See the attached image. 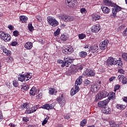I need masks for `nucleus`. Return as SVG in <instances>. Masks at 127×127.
<instances>
[{
	"instance_id": "21",
	"label": "nucleus",
	"mask_w": 127,
	"mask_h": 127,
	"mask_svg": "<svg viewBox=\"0 0 127 127\" xmlns=\"http://www.w3.org/2000/svg\"><path fill=\"white\" fill-rule=\"evenodd\" d=\"M118 80L122 81L123 84H127V79L123 75H119L118 76Z\"/></svg>"
},
{
	"instance_id": "57",
	"label": "nucleus",
	"mask_w": 127,
	"mask_h": 127,
	"mask_svg": "<svg viewBox=\"0 0 127 127\" xmlns=\"http://www.w3.org/2000/svg\"><path fill=\"white\" fill-rule=\"evenodd\" d=\"M31 109H32V112H33L34 113L36 111V110H38L37 108L35 106H32V108H31Z\"/></svg>"
},
{
	"instance_id": "52",
	"label": "nucleus",
	"mask_w": 127,
	"mask_h": 127,
	"mask_svg": "<svg viewBox=\"0 0 127 127\" xmlns=\"http://www.w3.org/2000/svg\"><path fill=\"white\" fill-rule=\"evenodd\" d=\"M22 88H23L24 90H28L29 89V85L28 84H24Z\"/></svg>"
},
{
	"instance_id": "47",
	"label": "nucleus",
	"mask_w": 127,
	"mask_h": 127,
	"mask_svg": "<svg viewBox=\"0 0 127 127\" xmlns=\"http://www.w3.org/2000/svg\"><path fill=\"white\" fill-rule=\"evenodd\" d=\"M28 28L30 32H32L34 30V27H33L32 23H29L28 25Z\"/></svg>"
},
{
	"instance_id": "32",
	"label": "nucleus",
	"mask_w": 127,
	"mask_h": 127,
	"mask_svg": "<svg viewBox=\"0 0 127 127\" xmlns=\"http://www.w3.org/2000/svg\"><path fill=\"white\" fill-rule=\"evenodd\" d=\"M79 56L81 58H86L87 56V53L85 51H81L79 53Z\"/></svg>"
},
{
	"instance_id": "10",
	"label": "nucleus",
	"mask_w": 127,
	"mask_h": 127,
	"mask_svg": "<svg viewBox=\"0 0 127 127\" xmlns=\"http://www.w3.org/2000/svg\"><path fill=\"white\" fill-rule=\"evenodd\" d=\"M109 43V41L107 39L102 41V42H101V43L99 45L100 49L101 50H105L108 47V45Z\"/></svg>"
},
{
	"instance_id": "62",
	"label": "nucleus",
	"mask_w": 127,
	"mask_h": 127,
	"mask_svg": "<svg viewBox=\"0 0 127 127\" xmlns=\"http://www.w3.org/2000/svg\"><path fill=\"white\" fill-rule=\"evenodd\" d=\"M17 45V43L16 41H13L11 43L12 46H16Z\"/></svg>"
},
{
	"instance_id": "4",
	"label": "nucleus",
	"mask_w": 127,
	"mask_h": 127,
	"mask_svg": "<svg viewBox=\"0 0 127 127\" xmlns=\"http://www.w3.org/2000/svg\"><path fill=\"white\" fill-rule=\"evenodd\" d=\"M73 48L71 46L67 45L64 46V47L63 48V50H62V52L66 55H69L73 53Z\"/></svg>"
},
{
	"instance_id": "20",
	"label": "nucleus",
	"mask_w": 127,
	"mask_h": 127,
	"mask_svg": "<svg viewBox=\"0 0 127 127\" xmlns=\"http://www.w3.org/2000/svg\"><path fill=\"white\" fill-rule=\"evenodd\" d=\"M99 90V87L97 86V85L94 83H91V91L92 92H96Z\"/></svg>"
},
{
	"instance_id": "16",
	"label": "nucleus",
	"mask_w": 127,
	"mask_h": 127,
	"mask_svg": "<svg viewBox=\"0 0 127 127\" xmlns=\"http://www.w3.org/2000/svg\"><path fill=\"white\" fill-rule=\"evenodd\" d=\"M91 51L92 53H98L99 50L98 46L94 45L90 47V49H88V51Z\"/></svg>"
},
{
	"instance_id": "45",
	"label": "nucleus",
	"mask_w": 127,
	"mask_h": 127,
	"mask_svg": "<svg viewBox=\"0 0 127 127\" xmlns=\"http://www.w3.org/2000/svg\"><path fill=\"white\" fill-rule=\"evenodd\" d=\"M120 87H121V86L120 84L115 85L114 89V92H117V90L120 89Z\"/></svg>"
},
{
	"instance_id": "5",
	"label": "nucleus",
	"mask_w": 127,
	"mask_h": 127,
	"mask_svg": "<svg viewBox=\"0 0 127 127\" xmlns=\"http://www.w3.org/2000/svg\"><path fill=\"white\" fill-rule=\"evenodd\" d=\"M0 38L4 40L5 42H7L10 41L11 36L9 34H6L4 32L0 31Z\"/></svg>"
},
{
	"instance_id": "1",
	"label": "nucleus",
	"mask_w": 127,
	"mask_h": 127,
	"mask_svg": "<svg viewBox=\"0 0 127 127\" xmlns=\"http://www.w3.org/2000/svg\"><path fill=\"white\" fill-rule=\"evenodd\" d=\"M83 69V66L80 64H77L76 65H72L70 66L68 70V73L69 75L75 74L78 71H81Z\"/></svg>"
},
{
	"instance_id": "13",
	"label": "nucleus",
	"mask_w": 127,
	"mask_h": 127,
	"mask_svg": "<svg viewBox=\"0 0 127 127\" xmlns=\"http://www.w3.org/2000/svg\"><path fill=\"white\" fill-rule=\"evenodd\" d=\"M103 4L106 6H116V3L113 2L112 0H104Z\"/></svg>"
},
{
	"instance_id": "38",
	"label": "nucleus",
	"mask_w": 127,
	"mask_h": 127,
	"mask_svg": "<svg viewBox=\"0 0 127 127\" xmlns=\"http://www.w3.org/2000/svg\"><path fill=\"white\" fill-rule=\"evenodd\" d=\"M87 124L86 119H83L81 123H80V126L84 127Z\"/></svg>"
},
{
	"instance_id": "23",
	"label": "nucleus",
	"mask_w": 127,
	"mask_h": 127,
	"mask_svg": "<svg viewBox=\"0 0 127 127\" xmlns=\"http://www.w3.org/2000/svg\"><path fill=\"white\" fill-rule=\"evenodd\" d=\"M103 13H105V14H108L110 13L111 12V9L110 8L105 6H102L101 7Z\"/></svg>"
},
{
	"instance_id": "12",
	"label": "nucleus",
	"mask_w": 127,
	"mask_h": 127,
	"mask_svg": "<svg viewBox=\"0 0 127 127\" xmlns=\"http://www.w3.org/2000/svg\"><path fill=\"white\" fill-rule=\"evenodd\" d=\"M65 3L67 6H68V7L73 8L76 4V2L75 1V0H65Z\"/></svg>"
},
{
	"instance_id": "61",
	"label": "nucleus",
	"mask_w": 127,
	"mask_h": 127,
	"mask_svg": "<svg viewBox=\"0 0 127 127\" xmlns=\"http://www.w3.org/2000/svg\"><path fill=\"white\" fill-rule=\"evenodd\" d=\"M115 79H116V77H115V76L111 77L109 78V80L110 82H112V81H114V80H115Z\"/></svg>"
},
{
	"instance_id": "50",
	"label": "nucleus",
	"mask_w": 127,
	"mask_h": 127,
	"mask_svg": "<svg viewBox=\"0 0 127 127\" xmlns=\"http://www.w3.org/2000/svg\"><path fill=\"white\" fill-rule=\"evenodd\" d=\"M118 73L119 74H122L124 75L125 74V71L123 69H118Z\"/></svg>"
},
{
	"instance_id": "58",
	"label": "nucleus",
	"mask_w": 127,
	"mask_h": 127,
	"mask_svg": "<svg viewBox=\"0 0 127 127\" xmlns=\"http://www.w3.org/2000/svg\"><path fill=\"white\" fill-rule=\"evenodd\" d=\"M36 18L37 20H38V21L40 22H42V17L41 16H37L36 17Z\"/></svg>"
},
{
	"instance_id": "19",
	"label": "nucleus",
	"mask_w": 127,
	"mask_h": 127,
	"mask_svg": "<svg viewBox=\"0 0 127 127\" xmlns=\"http://www.w3.org/2000/svg\"><path fill=\"white\" fill-rule=\"evenodd\" d=\"M21 107L23 109H31L32 107V105L31 103H24L21 105Z\"/></svg>"
},
{
	"instance_id": "55",
	"label": "nucleus",
	"mask_w": 127,
	"mask_h": 127,
	"mask_svg": "<svg viewBox=\"0 0 127 127\" xmlns=\"http://www.w3.org/2000/svg\"><path fill=\"white\" fill-rule=\"evenodd\" d=\"M123 35L124 37L127 36V27L126 28V30L125 31H123Z\"/></svg>"
},
{
	"instance_id": "28",
	"label": "nucleus",
	"mask_w": 127,
	"mask_h": 127,
	"mask_svg": "<svg viewBox=\"0 0 127 127\" xmlns=\"http://www.w3.org/2000/svg\"><path fill=\"white\" fill-rule=\"evenodd\" d=\"M62 19H63L64 22H71L73 20V17L71 16H63L62 17Z\"/></svg>"
},
{
	"instance_id": "11",
	"label": "nucleus",
	"mask_w": 127,
	"mask_h": 127,
	"mask_svg": "<svg viewBox=\"0 0 127 127\" xmlns=\"http://www.w3.org/2000/svg\"><path fill=\"white\" fill-rule=\"evenodd\" d=\"M109 102V99H106L105 100L100 101L98 103V107L100 108H105L107 105L108 104Z\"/></svg>"
},
{
	"instance_id": "8",
	"label": "nucleus",
	"mask_w": 127,
	"mask_h": 127,
	"mask_svg": "<svg viewBox=\"0 0 127 127\" xmlns=\"http://www.w3.org/2000/svg\"><path fill=\"white\" fill-rule=\"evenodd\" d=\"M113 8H112V14L113 16H116L117 15V13L119 12V11H121L122 10V7L120 6L115 4V6H113Z\"/></svg>"
},
{
	"instance_id": "37",
	"label": "nucleus",
	"mask_w": 127,
	"mask_h": 127,
	"mask_svg": "<svg viewBox=\"0 0 127 127\" xmlns=\"http://www.w3.org/2000/svg\"><path fill=\"white\" fill-rule=\"evenodd\" d=\"M73 60L72 59H71V58L66 56L64 57V62H73Z\"/></svg>"
},
{
	"instance_id": "36",
	"label": "nucleus",
	"mask_w": 127,
	"mask_h": 127,
	"mask_svg": "<svg viewBox=\"0 0 127 127\" xmlns=\"http://www.w3.org/2000/svg\"><path fill=\"white\" fill-rule=\"evenodd\" d=\"M109 125L110 127H118L120 126L116 124L114 121H110L109 122Z\"/></svg>"
},
{
	"instance_id": "60",
	"label": "nucleus",
	"mask_w": 127,
	"mask_h": 127,
	"mask_svg": "<svg viewBox=\"0 0 127 127\" xmlns=\"http://www.w3.org/2000/svg\"><path fill=\"white\" fill-rule=\"evenodd\" d=\"M80 12H81V13H86L87 10H86V9L83 8L80 9Z\"/></svg>"
},
{
	"instance_id": "53",
	"label": "nucleus",
	"mask_w": 127,
	"mask_h": 127,
	"mask_svg": "<svg viewBox=\"0 0 127 127\" xmlns=\"http://www.w3.org/2000/svg\"><path fill=\"white\" fill-rule=\"evenodd\" d=\"M100 18V16H94L92 18V21H97L98 20H99Z\"/></svg>"
},
{
	"instance_id": "2",
	"label": "nucleus",
	"mask_w": 127,
	"mask_h": 127,
	"mask_svg": "<svg viewBox=\"0 0 127 127\" xmlns=\"http://www.w3.org/2000/svg\"><path fill=\"white\" fill-rule=\"evenodd\" d=\"M109 93L105 90H102L98 92L95 97V101H98L108 97Z\"/></svg>"
},
{
	"instance_id": "46",
	"label": "nucleus",
	"mask_w": 127,
	"mask_h": 127,
	"mask_svg": "<svg viewBox=\"0 0 127 127\" xmlns=\"http://www.w3.org/2000/svg\"><path fill=\"white\" fill-rule=\"evenodd\" d=\"M60 28H58L57 31H56L54 33V35H55V36H58L59 35L60 33Z\"/></svg>"
},
{
	"instance_id": "27",
	"label": "nucleus",
	"mask_w": 127,
	"mask_h": 127,
	"mask_svg": "<svg viewBox=\"0 0 127 127\" xmlns=\"http://www.w3.org/2000/svg\"><path fill=\"white\" fill-rule=\"evenodd\" d=\"M106 99H109L110 100H114L116 99V94L115 92H111L109 93V98Z\"/></svg>"
},
{
	"instance_id": "34",
	"label": "nucleus",
	"mask_w": 127,
	"mask_h": 127,
	"mask_svg": "<svg viewBox=\"0 0 127 127\" xmlns=\"http://www.w3.org/2000/svg\"><path fill=\"white\" fill-rule=\"evenodd\" d=\"M28 19V18L27 17L20 16V20L21 21L22 23H26Z\"/></svg>"
},
{
	"instance_id": "49",
	"label": "nucleus",
	"mask_w": 127,
	"mask_h": 127,
	"mask_svg": "<svg viewBox=\"0 0 127 127\" xmlns=\"http://www.w3.org/2000/svg\"><path fill=\"white\" fill-rule=\"evenodd\" d=\"M33 113H34V112L32 110H26L24 112V114H26V115H29V114H32Z\"/></svg>"
},
{
	"instance_id": "17",
	"label": "nucleus",
	"mask_w": 127,
	"mask_h": 127,
	"mask_svg": "<svg viewBox=\"0 0 127 127\" xmlns=\"http://www.w3.org/2000/svg\"><path fill=\"white\" fill-rule=\"evenodd\" d=\"M60 63L63 64H61V67L63 68L65 66L66 67L71 66L72 65L71 64L73 63V62H63V61H61Z\"/></svg>"
},
{
	"instance_id": "56",
	"label": "nucleus",
	"mask_w": 127,
	"mask_h": 127,
	"mask_svg": "<svg viewBox=\"0 0 127 127\" xmlns=\"http://www.w3.org/2000/svg\"><path fill=\"white\" fill-rule=\"evenodd\" d=\"M3 118V114L2 113L1 111H0V122L2 121Z\"/></svg>"
},
{
	"instance_id": "51",
	"label": "nucleus",
	"mask_w": 127,
	"mask_h": 127,
	"mask_svg": "<svg viewBox=\"0 0 127 127\" xmlns=\"http://www.w3.org/2000/svg\"><path fill=\"white\" fill-rule=\"evenodd\" d=\"M22 121H23L24 122L28 123V122L29 121V118H28V117H23V118H22Z\"/></svg>"
},
{
	"instance_id": "18",
	"label": "nucleus",
	"mask_w": 127,
	"mask_h": 127,
	"mask_svg": "<svg viewBox=\"0 0 127 127\" xmlns=\"http://www.w3.org/2000/svg\"><path fill=\"white\" fill-rule=\"evenodd\" d=\"M80 90L79 87H73L71 90H70V95L73 96L75 94H77L78 92Z\"/></svg>"
},
{
	"instance_id": "7",
	"label": "nucleus",
	"mask_w": 127,
	"mask_h": 127,
	"mask_svg": "<svg viewBox=\"0 0 127 127\" xmlns=\"http://www.w3.org/2000/svg\"><path fill=\"white\" fill-rule=\"evenodd\" d=\"M57 101L58 102L61 107H64L66 103V100L63 94H61V96H59L57 98Z\"/></svg>"
},
{
	"instance_id": "44",
	"label": "nucleus",
	"mask_w": 127,
	"mask_h": 127,
	"mask_svg": "<svg viewBox=\"0 0 127 127\" xmlns=\"http://www.w3.org/2000/svg\"><path fill=\"white\" fill-rule=\"evenodd\" d=\"M91 84V81L88 79H85L84 81V86H87Z\"/></svg>"
},
{
	"instance_id": "6",
	"label": "nucleus",
	"mask_w": 127,
	"mask_h": 127,
	"mask_svg": "<svg viewBox=\"0 0 127 127\" xmlns=\"http://www.w3.org/2000/svg\"><path fill=\"white\" fill-rule=\"evenodd\" d=\"M47 20L49 24L52 27H57L59 25V22L55 18L49 16L47 17Z\"/></svg>"
},
{
	"instance_id": "26",
	"label": "nucleus",
	"mask_w": 127,
	"mask_h": 127,
	"mask_svg": "<svg viewBox=\"0 0 127 127\" xmlns=\"http://www.w3.org/2000/svg\"><path fill=\"white\" fill-rule=\"evenodd\" d=\"M1 50L2 51L3 53H4V54L7 56H10L11 55V52L9 51V50H7L6 48H5L4 47H3L1 48Z\"/></svg>"
},
{
	"instance_id": "40",
	"label": "nucleus",
	"mask_w": 127,
	"mask_h": 127,
	"mask_svg": "<svg viewBox=\"0 0 127 127\" xmlns=\"http://www.w3.org/2000/svg\"><path fill=\"white\" fill-rule=\"evenodd\" d=\"M6 61H7V63H12L13 61V59L11 57H8L6 59Z\"/></svg>"
},
{
	"instance_id": "22",
	"label": "nucleus",
	"mask_w": 127,
	"mask_h": 127,
	"mask_svg": "<svg viewBox=\"0 0 127 127\" xmlns=\"http://www.w3.org/2000/svg\"><path fill=\"white\" fill-rule=\"evenodd\" d=\"M41 108L45 109V110H50L53 109L54 108V107L52 104H46L44 105H42L41 106Z\"/></svg>"
},
{
	"instance_id": "14",
	"label": "nucleus",
	"mask_w": 127,
	"mask_h": 127,
	"mask_svg": "<svg viewBox=\"0 0 127 127\" xmlns=\"http://www.w3.org/2000/svg\"><path fill=\"white\" fill-rule=\"evenodd\" d=\"M101 29L100 25H93L91 28V32L93 33H98Z\"/></svg>"
},
{
	"instance_id": "33",
	"label": "nucleus",
	"mask_w": 127,
	"mask_h": 127,
	"mask_svg": "<svg viewBox=\"0 0 127 127\" xmlns=\"http://www.w3.org/2000/svg\"><path fill=\"white\" fill-rule=\"evenodd\" d=\"M116 108L117 109L119 110H124L126 108V106L121 104H117L116 105Z\"/></svg>"
},
{
	"instance_id": "54",
	"label": "nucleus",
	"mask_w": 127,
	"mask_h": 127,
	"mask_svg": "<svg viewBox=\"0 0 127 127\" xmlns=\"http://www.w3.org/2000/svg\"><path fill=\"white\" fill-rule=\"evenodd\" d=\"M13 35L14 36H15V37L18 36L19 35V31L15 30L13 32Z\"/></svg>"
},
{
	"instance_id": "3",
	"label": "nucleus",
	"mask_w": 127,
	"mask_h": 127,
	"mask_svg": "<svg viewBox=\"0 0 127 127\" xmlns=\"http://www.w3.org/2000/svg\"><path fill=\"white\" fill-rule=\"evenodd\" d=\"M30 75L31 72H25L24 74H21V75L18 76V80L21 82L28 81L32 77V76Z\"/></svg>"
},
{
	"instance_id": "39",
	"label": "nucleus",
	"mask_w": 127,
	"mask_h": 127,
	"mask_svg": "<svg viewBox=\"0 0 127 127\" xmlns=\"http://www.w3.org/2000/svg\"><path fill=\"white\" fill-rule=\"evenodd\" d=\"M67 37L64 34H63L61 35L60 37L61 40L64 42L66 40Z\"/></svg>"
},
{
	"instance_id": "59",
	"label": "nucleus",
	"mask_w": 127,
	"mask_h": 127,
	"mask_svg": "<svg viewBox=\"0 0 127 127\" xmlns=\"http://www.w3.org/2000/svg\"><path fill=\"white\" fill-rule=\"evenodd\" d=\"M64 119L65 120H69L70 119V116L68 114H66L64 116Z\"/></svg>"
},
{
	"instance_id": "31",
	"label": "nucleus",
	"mask_w": 127,
	"mask_h": 127,
	"mask_svg": "<svg viewBox=\"0 0 127 127\" xmlns=\"http://www.w3.org/2000/svg\"><path fill=\"white\" fill-rule=\"evenodd\" d=\"M115 65H116L117 66H118L119 68H122L123 66V63L120 60L117 61L115 62Z\"/></svg>"
},
{
	"instance_id": "24",
	"label": "nucleus",
	"mask_w": 127,
	"mask_h": 127,
	"mask_svg": "<svg viewBox=\"0 0 127 127\" xmlns=\"http://www.w3.org/2000/svg\"><path fill=\"white\" fill-rule=\"evenodd\" d=\"M82 77L79 76L75 81V87H78L83 82V79H82Z\"/></svg>"
},
{
	"instance_id": "35",
	"label": "nucleus",
	"mask_w": 127,
	"mask_h": 127,
	"mask_svg": "<svg viewBox=\"0 0 127 127\" xmlns=\"http://www.w3.org/2000/svg\"><path fill=\"white\" fill-rule=\"evenodd\" d=\"M54 93H57V91L55 90V88H49V94L53 95Z\"/></svg>"
},
{
	"instance_id": "15",
	"label": "nucleus",
	"mask_w": 127,
	"mask_h": 127,
	"mask_svg": "<svg viewBox=\"0 0 127 127\" xmlns=\"http://www.w3.org/2000/svg\"><path fill=\"white\" fill-rule=\"evenodd\" d=\"M116 61H115V60L112 57H109V59L107 60V65L109 66H112V65H115L116 63Z\"/></svg>"
},
{
	"instance_id": "41",
	"label": "nucleus",
	"mask_w": 127,
	"mask_h": 127,
	"mask_svg": "<svg viewBox=\"0 0 127 127\" xmlns=\"http://www.w3.org/2000/svg\"><path fill=\"white\" fill-rule=\"evenodd\" d=\"M12 85H13V86L17 87L19 86V82L18 81H17L16 80H14L12 81Z\"/></svg>"
},
{
	"instance_id": "64",
	"label": "nucleus",
	"mask_w": 127,
	"mask_h": 127,
	"mask_svg": "<svg viewBox=\"0 0 127 127\" xmlns=\"http://www.w3.org/2000/svg\"><path fill=\"white\" fill-rule=\"evenodd\" d=\"M38 97L39 99H41L42 97V93H39Z\"/></svg>"
},
{
	"instance_id": "42",
	"label": "nucleus",
	"mask_w": 127,
	"mask_h": 127,
	"mask_svg": "<svg viewBox=\"0 0 127 127\" xmlns=\"http://www.w3.org/2000/svg\"><path fill=\"white\" fill-rule=\"evenodd\" d=\"M86 37V35L83 33L79 34L78 35L79 39H80L81 40L84 39V38H85Z\"/></svg>"
},
{
	"instance_id": "25",
	"label": "nucleus",
	"mask_w": 127,
	"mask_h": 127,
	"mask_svg": "<svg viewBox=\"0 0 127 127\" xmlns=\"http://www.w3.org/2000/svg\"><path fill=\"white\" fill-rule=\"evenodd\" d=\"M33 47V44L31 42H27L24 44V48L27 50H31Z\"/></svg>"
},
{
	"instance_id": "29",
	"label": "nucleus",
	"mask_w": 127,
	"mask_h": 127,
	"mask_svg": "<svg viewBox=\"0 0 127 127\" xmlns=\"http://www.w3.org/2000/svg\"><path fill=\"white\" fill-rule=\"evenodd\" d=\"M37 92V88L35 87H33L30 90L29 93L30 96H35Z\"/></svg>"
},
{
	"instance_id": "30",
	"label": "nucleus",
	"mask_w": 127,
	"mask_h": 127,
	"mask_svg": "<svg viewBox=\"0 0 127 127\" xmlns=\"http://www.w3.org/2000/svg\"><path fill=\"white\" fill-rule=\"evenodd\" d=\"M102 112L104 114H110L111 113V109L108 107L103 108Z\"/></svg>"
},
{
	"instance_id": "48",
	"label": "nucleus",
	"mask_w": 127,
	"mask_h": 127,
	"mask_svg": "<svg viewBox=\"0 0 127 127\" xmlns=\"http://www.w3.org/2000/svg\"><path fill=\"white\" fill-rule=\"evenodd\" d=\"M125 27H126V25H125V24L120 25L119 26V27L117 29V30H118L120 31H121L122 30H123L124 29V28H125Z\"/></svg>"
},
{
	"instance_id": "43",
	"label": "nucleus",
	"mask_w": 127,
	"mask_h": 127,
	"mask_svg": "<svg viewBox=\"0 0 127 127\" xmlns=\"http://www.w3.org/2000/svg\"><path fill=\"white\" fill-rule=\"evenodd\" d=\"M122 57L125 61H127V53H124L122 54Z\"/></svg>"
},
{
	"instance_id": "63",
	"label": "nucleus",
	"mask_w": 127,
	"mask_h": 127,
	"mask_svg": "<svg viewBox=\"0 0 127 127\" xmlns=\"http://www.w3.org/2000/svg\"><path fill=\"white\" fill-rule=\"evenodd\" d=\"M123 102H127V97H123L122 98Z\"/></svg>"
},
{
	"instance_id": "9",
	"label": "nucleus",
	"mask_w": 127,
	"mask_h": 127,
	"mask_svg": "<svg viewBox=\"0 0 127 127\" xmlns=\"http://www.w3.org/2000/svg\"><path fill=\"white\" fill-rule=\"evenodd\" d=\"M95 74V72L90 69H86L83 73V75L86 76H94Z\"/></svg>"
}]
</instances>
